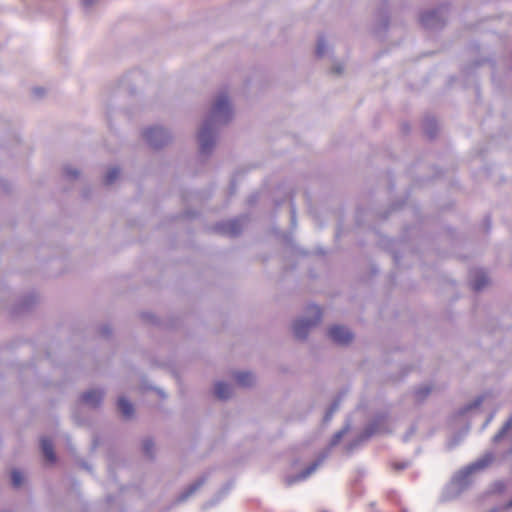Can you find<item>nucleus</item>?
<instances>
[{
  "mask_svg": "<svg viewBox=\"0 0 512 512\" xmlns=\"http://www.w3.org/2000/svg\"><path fill=\"white\" fill-rule=\"evenodd\" d=\"M494 489L497 492H502L505 489V483L502 481H498L494 484Z\"/></svg>",
  "mask_w": 512,
  "mask_h": 512,
  "instance_id": "2f4dec72",
  "label": "nucleus"
},
{
  "mask_svg": "<svg viewBox=\"0 0 512 512\" xmlns=\"http://www.w3.org/2000/svg\"><path fill=\"white\" fill-rule=\"evenodd\" d=\"M333 41L325 36H319L316 43L315 52L320 60L330 57L333 53Z\"/></svg>",
  "mask_w": 512,
  "mask_h": 512,
  "instance_id": "9d476101",
  "label": "nucleus"
},
{
  "mask_svg": "<svg viewBox=\"0 0 512 512\" xmlns=\"http://www.w3.org/2000/svg\"><path fill=\"white\" fill-rule=\"evenodd\" d=\"M207 481V475L204 474L190 484L179 496L178 501L183 502L199 490Z\"/></svg>",
  "mask_w": 512,
  "mask_h": 512,
  "instance_id": "f8f14e48",
  "label": "nucleus"
},
{
  "mask_svg": "<svg viewBox=\"0 0 512 512\" xmlns=\"http://www.w3.org/2000/svg\"><path fill=\"white\" fill-rule=\"evenodd\" d=\"M230 488H231V485H230V484H227V485L223 488V490H221L220 494H221V495H225V494L230 490Z\"/></svg>",
  "mask_w": 512,
  "mask_h": 512,
  "instance_id": "f704fd0d",
  "label": "nucleus"
},
{
  "mask_svg": "<svg viewBox=\"0 0 512 512\" xmlns=\"http://www.w3.org/2000/svg\"><path fill=\"white\" fill-rule=\"evenodd\" d=\"M482 403V397H478L477 399H475L474 401H472L471 403L467 404L463 409H462V413H465V412H468L472 409H475L477 407H479Z\"/></svg>",
  "mask_w": 512,
  "mask_h": 512,
  "instance_id": "bb28decb",
  "label": "nucleus"
},
{
  "mask_svg": "<svg viewBox=\"0 0 512 512\" xmlns=\"http://www.w3.org/2000/svg\"><path fill=\"white\" fill-rule=\"evenodd\" d=\"M243 225L241 219H233L226 222H220L215 225V230L221 234L237 236L242 231Z\"/></svg>",
  "mask_w": 512,
  "mask_h": 512,
  "instance_id": "0eeeda50",
  "label": "nucleus"
},
{
  "mask_svg": "<svg viewBox=\"0 0 512 512\" xmlns=\"http://www.w3.org/2000/svg\"><path fill=\"white\" fill-rule=\"evenodd\" d=\"M117 406L119 412L125 418H130L134 413L133 405L125 397H119Z\"/></svg>",
  "mask_w": 512,
  "mask_h": 512,
  "instance_id": "dca6fc26",
  "label": "nucleus"
},
{
  "mask_svg": "<svg viewBox=\"0 0 512 512\" xmlns=\"http://www.w3.org/2000/svg\"><path fill=\"white\" fill-rule=\"evenodd\" d=\"M512 428V415L510 418L505 422V424L502 426V428L498 431V433L493 437L494 442H499L505 435L508 433V431Z\"/></svg>",
  "mask_w": 512,
  "mask_h": 512,
  "instance_id": "6ab92c4d",
  "label": "nucleus"
},
{
  "mask_svg": "<svg viewBox=\"0 0 512 512\" xmlns=\"http://www.w3.org/2000/svg\"><path fill=\"white\" fill-rule=\"evenodd\" d=\"M210 506H212V503H206V504H204L203 508H204V509H207V508H208V507H210Z\"/></svg>",
  "mask_w": 512,
  "mask_h": 512,
  "instance_id": "4c0bfd02",
  "label": "nucleus"
},
{
  "mask_svg": "<svg viewBox=\"0 0 512 512\" xmlns=\"http://www.w3.org/2000/svg\"><path fill=\"white\" fill-rule=\"evenodd\" d=\"M347 430H348V427H345V428L341 429L340 431L336 432L330 441V447L336 446L341 441L342 437L345 435Z\"/></svg>",
  "mask_w": 512,
  "mask_h": 512,
  "instance_id": "a878e982",
  "label": "nucleus"
},
{
  "mask_svg": "<svg viewBox=\"0 0 512 512\" xmlns=\"http://www.w3.org/2000/svg\"><path fill=\"white\" fill-rule=\"evenodd\" d=\"M494 460L492 452L485 453L481 458L469 464L460 470L452 480V484L457 487L458 492L463 491L471 483V476L474 473L485 470Z\"/></svg>",
  "mask_w": 512,
  "mask_h": 512,
  "instance_id": "f03ea898",
  "label": "nucleus"
},
{
  "mask_svg": "<svg viewBox=\"0 0 512 512\" xmlns=\"http://www.w3.org/2000/svg\"><path fill=\"white\" fill-rule=\"evenodd\" d=\"M64 173L69 179H76L79 176V171L70 166L64 168Z\"/></svg>",
  "mask_w": 512,
  "mask_h": 512,
  "instance_id": "cd10ccee",
  "label": "nucleus"
},
{
  "mask_svg": "<svg viewBox=\"0 0 512 512\" xmlns=\"http://www.w3.org/2000/svg\"><path fill=\"white\" fill-rule=\"evenodd\" d=\"M381 432L379 420L371 422L362 432V434L348 446V450L352 451L358 447L360 443L368 440L372 435Z\"/></svg>",
  "mask_w": 512,
  "mask_h": 512,
  "instance_id": "1a4fd4ad",
  "label": "nucleus"
},
{
  "mask_svg": "<svg viewBox=\"0 0 512 512\" xmlns=\"http://www.w3.org/2000/svg\"><path fill=\"white\" fill-rule=\"evenodd\" d=\"M111 333V329L108 326H103L101 328V334L103 336H108Z\"/></svg>",
  "mask_w": 512,
  "mask_h": 512,
  "instance_id": "473e14b6",
  "label": "nucleus"
},
{
  "mask_svg": "<svg viewBox=\"0 0 512 512\" xmlns=\"http://www.w3.org/2000/svg\"><path fill=\"white\" fill-rule=\"evenodd\" d=\"M120 170L117 167L110 168L104 178L105 185H111L118 178Z\"/></svg>",
  "mask_w": 512,
  "mask_h": 512,
  "instance_id": "aec40b11",
  "label": "nucleus"
},
{
  "mask_svg": "<svg viewBox=\"0 0 512 512\" xmlns=\"http://www.w3.org/2000/svg\"><path fill=\"white\" fill-rule=\"evenodd\" d=\"M329 453H330V448H328L327 450L320 453L319 456L307 468H305L299 474L287 476L284 480L285 484L287 486H291V485L295 484L296 482H300V481L307 479L323 464L325 459L328 457Z\"/></svg>",
  "mask_w": 512,
  "mask_h": 512,
  "instance_id": "39448f33",
  "label": "nucleus"
},
{
  "mask_svg": "<svg viewBox=\"0 0 512 512\" xmlns=\"http://www.w3.org/2000/svg\"><path fill=\"white\" fill-rule=\"evenodd\" d=\"M430 392H431V388L428 385H424V386L419 387L415 391V396H416L417 400H423L427 395H429Z\"/></svg>",
  "mask_w": 512,
  "mask_h": 512,
  "instance_id": "393cba45",
  "label": "nucleus"
},
{
  "mask_svg": "<svg viewBox=\"0 0 512 512\" xmlns=\"http://www.w3.org/2000/svg\"><path fill=\"white\" fill-rule=\"evenodd\" d=\"M344 66H332L329 70V74L332 76H339L343 73Z\"/></svg>",
  "mask_w": 512,
  "mask_h": 512,
  "instance_id": "c756f323",
  "label": "nucleus"
},
{
  "mask_svg": "<svg viewBox=\"0 0 512 512\" xmlns=\"http://www.w3.org/2000/svg\"><path fill=\"white\" fill-rule=\"evenodd\" d=\"M488 283V277L486 274L482 271H479L475 274L474 280H473V289L476 291H480L483 289Z\"/></svg>",
  "mask_w": 512,
  "mask_h": 512,
  "instance_id": "f3484780",
  "label": "nucleus"
},
{
  "mask_svg": "<svg viewBox=\"0 0 512 512\" xmlns=\"http://www.w3.org/2000/svg\"><path fill=\"white\" fill-rule=\"evenodd\" d=\"M101 0H82V4L85 8L90 9L97 5Z\"/></svg>",
  "mask_w": 512,
  "mask_h": 512,
  "instance_id": "7c9ffc66",
  "label": "nucleus"
},
{
  "mask_svg": "<svg viewBox=\"0 0 512 512\" xmlns=\"http://www.w3.org/2000/svg\"><path fill=\"white\" fill-rule=\"evenodd\" d=\"M430 55H431L430 53H427V54L423 55V57L430 56ZM422 60H424V58H422Z\"/></svg>",
  "mask_w": 512,
  "mask_h": 512,
  "instance_id": "ea45409f",
  "label": "nucleus"
},
{
  "mask_svg": "<svg viewBox=\"0 0 512 512\" xmlns=\"http://www.w3.org/2000/svg\"><path fill=\"white\" fill-rule=\"evenodd\" d=\"M214 395L220 400H226L232 395V387L222 381L215 383Z\"/></svg>",
  "mask_w": 512,
  "mask_h": 512,
  "instance_id": "ddd939ff",
  "label": "nucleus"
},
{
  "mask_svg": "<svg viewBox=\"0 0 512 512\" xmlns=\"http://www.w3.org/2000/svg\"><path fill=\"white\" fill-rule=\"evenodd\" d=\"M34 93H35L36 95H42V94H43V90H42L41 88H35V89H34Z\"/></svg>",
  "mask_w": 512,
  "mask_h": 512,
  "instance_id": "c9c22d12",
  "label": "nucleus"
},
{
  "mask_svg": "<svg viewBox=\"0 0 512 512\" xmlns=\"http://www.w3.org/2000/svg\"><path fill=\"white\" fill-rule=\"evenodd\" d=\"M11 482L14 487H20L23 482L22 473L19 470H13L11 472Z\"/></svg>",
  "mask_w": 512,
  "mask_h": 512,
  "instance_id": "b1692460",
  "label": "nucleus"
},
{
  "mask_svg": "<svg viewBox=\"0 0 512 512\" xmlns=\"http://www.w3.org/2000/svg\"><path fill=\"white\" fill-rule=\"evenodd\" d=\"M424 129L429 137H433L436 132V122L433 118H427L424 122Z\"/></svg>",
  "mask_w": 512,
  "mask_h": 512,
  "instance_id": "412c9836",
  "label": "nucleus"
},
{
  "mask_svg": "<svg viewBox=\"0 0 512 512\" xmlns=\"http://www.w3.org/2000/svg\"><path fill=\"white\" fill-rule=\"evenodd\" d=\"M234 379L236 380L237 384L242 387H250L255 382L254 375L245 371L234 373Z\"/></svg>",
  "mask_w": 512,
  "mask_h": 512,
  "instance_id": "2eb2a0df",
  "label": "nucleus"
},
{
  "mask_svg": "<svg viewBox=\"0 0 512 512\" xmlns=\"http://www.w3.org/2000/svg\"><path fill=\"white\" fill-rule=\"evenodd\" d=\"M507 507L511 508L512 507V500L509 501V503L507 504Z\"/></svg>",
  "mask_w": 512,
  "mask_h": 512,
  "instance_id": "58836bf2",
  "label": "nucleus"
},
{
  "mask_svg": "<svg viewBox=\"0 0 512 512\" xmlns=\"http://www.w3.org/2000/svg\"><path fill=\"white\" fill-rule=\"evenodd\" d=\"M37 298L34 294L26 296L19 306L14 310L15 314L21 313L25 310H28L34 303H36Z\"/></svg>",
  "mask_w": 512,
  "mask_h": 512,
  "instance_id": "a211bd4d",
  "label": "nucleus"
},
{
  "mask_svg": "<svg viewBox=\"0 0 512 512\" xmlns=\"http://www.w3.org/2000/svg\"><path fill=\"white\" fill-rule=\"evenodd\" d=\"M339 405H340V399H336L333 401V403L330 405V407L328 408L325 416H324V421L325 422H328L330 421V419L332 418L334 412H336L339 408Z\"/></svg>",
  "mask_w": 512,
  "mask_h": 512,
  "instance_id": "5701e85b",
  "label": "nucleus"
},
{
  "mask_svg": "<svg viewBox=\"0 0 512 512\" xmlns=\"http://www.w3.org/2000/svg\"><path fill=\"white\" fill-rule=\"evenodd\" d=\"M40 447L45 459L49 462H54L55 454L51 440L46 437L41 438Z\"/></svg>",
  "mask_w": 512,
  "mask_h": 512,
  "instance_id": "4468645a",
  "label": "nucleus"
},
{
  "mask_svg": "<svg viewBox=\"0 0 512 512\" xmlns=\"http://www.w3.org/2000/svg\"><path fill=\"white\" fill-rule=\"evenodd\" d=\"M291 221H292V224L294 225L295 222H296V215H295V210L294 208L292 207L291 209Z\"/></svg>",
  "mask_w": 512,
  "mask_h": 512,
  "instance_id": "72a5a7b5",
  "label": "nucleus"
},
{
  "mask_svg": "<svg viewBox=\"0 0 512 512\" xmlns=\"http://www.w3.org/2000/svg\"><path fill=\"white\" fill-rule=\"evenodd\" d=\"M445 19L439 10H429L421 15V23L429 29L440 27Z\"/></svg>",
  "mask_w": 512,
  "mask_h": 512,
  "instance_id": "6e6552de",
  "label": "nucleus"
},
{
  "mask_svg": "<svg viewBox=\"0 0 512 512\" xmlns=\"http://www.w3.org/2000/svg\"><path fill=\"white\" fill-rule=\"evenodd\" d=\"M328 335L333 342L339 345L348 344L353 339L351 331L342 325L332 326L328 331Z\"/></svg>",
  "mask_w": 512,
  "mask_h": 512,
  "instance_id": "423d86ee",
  "label": "nucleus"
},
{
  "mask_svg": "<svg viewBox=\"0 0 512 512\" xmlns=\"http://www.w3.org/2000/svg\"><path fill=\"white\" fill-rule=\"evenodd\" d=\"M492 418H493V414H491V415L488 417L487 421H486V422H485V424H484V427H486V426L489 424V422H491Z\"/></svg>",
  "mask_w": 512,
  "mask_h": 512,
  "instance_id": "e433bc0d",
  "label": "nucleus"
},
{
  "mask_svg": "<svg viewBox=\"0 0 512 512\" xmlns=\"http://www.w3.org/2000/svg\"><path fill=\"white\" fill-rule=\"evenodd\" d=\"M147 143L157 149L167 145L171 141L169 131L160 126H154L146 129L143 134Z\"/></svg>",
  "mask_w": 512,
  "mask_h": 512,
  "instance_id": "20e7f679",
  "label": "nucleus"
},
{
  "mask_svg": "<svg viewBox=\"0 0 512 512\" xmlns=\"http://www.w3.org/2000/svg\"><path fill=\"white\" fill-rule=\"evenodd\" d=\"M104 392L100 389H91L81 396L83 404L91 408H97L103 400Z\"/></svg>",
  "mask_w": 512,
  "mask_h": 512,
  "instance_id": "9b49d317",
  "label": "nucleus"
},
{
  "mask_svg": "<svg viewBox=\"0 0 512 512\" xmlns=\"http://www.w3.org/2000/svg\"><path fill=\"white\" fill-rule=\"evenodd\" d=\"M321 320V310L316 305L307 307L305 315L296 319L293 323L294 336L299 340H304L308 336L311 328L316 326Z\"/></svg>",
  "mask_w": 512,
  "mask_h": 512,
  "instance_id": "7ed1b4c3",
  "label": "nucleus"
},
{
  "mask_svg": "<svg viewBox=\"0 0 512 512\" xmlns=\"http://www.w3.org/2000/svg\"><path fill=\"white\" fill-rule=\"evenodd\" d=\"M392 466L396 471H400V470H404V469L408 468L410 466V462L409 461H400V462L397 461V462H393Z\"/></svg>",
  "mask_w": 512,
  "mask_h": 512,
  "instance_id": "c85d7f7f",
  "label": "nucleus"
},
{
  "mask_svg": "<svg viewBox=\"0 0 512 512\" xmlns=\"http://www.w3.org/2000/svg\"><path fill=\"white\" fill-rule=\"evenodd\" d=\"M402 512H407V511L405 509H403Z\"/></svg>",
  "mask_w": 512,
  "mask_h": 512,
  "instance_id": "a19ab883",
  "label": "nucleus"
},
{
  "mask_svg": "<svg viewBox=\"0 0 512 512\" xmlns=\"http://www.w3.org/2000/svg\"><path fill=\"white\" fill-rule=\"evenodd\" d=\"M142 450L148 457H153L154 454V442L151 439H145L142 442Z\"/></svg>",
  "mask_w": 512,
  "mask_h": 512,
  "instance_id": "4be33fe9",
  "label": "nucleus"
},
{
  "mask_svg": "<svg viewBox=\"0 0 512 512\" xmlns=\"http://www.w3.org/2000/svg\"><path fill=\"white\" fill-rule=\"evenodd\" d=\"M233 118V108L225 91L215 96L208 115L198 131L197 139L201 156L208 157L218 138L221 127L227 125Z\"/></svg>",
  "mask_w": 512,
  "mask_h": 512,
  "instance_id": "f257e3e1",
  "label": "nucleus"
}]
</instances>
